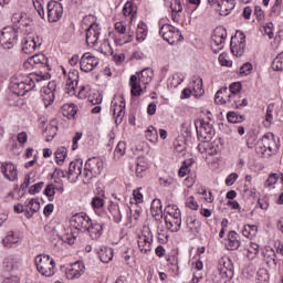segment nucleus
I'll return each instance as SVG.
<instances>
[{"label":"nucleus","mask_w":283,"mask_h":283,"mask_svg":"<svg viewBox=\"0 0 283 283\" xmlns=\"http://www.w3.org/2000/svg\"><path fill=\"white\" fill-rule=\"evenodd\" d=\"M50 74L31 73L29 75H15L11 78V92L17 96H25L28 92H32L36 86V83L41 81H48Z\"/></svg>","instance_id":"1"},{"label":"nucleus","mask_w":283,"mask_h":283,"mask_svg":"<svg viewBox=\"0 0 283 283\" xmlns=\"http://www.w3.org/2000/svg\"><path fill=\"white\" fill-rule=\"evenodd\" d=\"M195 127L197 132V137L203 145H199V151L203 154V151H207V154H218L220 151V148L216 146V142L209 144L211 138L216 136V129L213 128V125L205 119H196L195 120Z\"/></svg>","instance_id":"2"},{"label":"nucleus","mask_w":283,"mask_h":283,"mask_svg":"<svg viewBox=\"0 0 283 283\" xmlns=\"http://www.w3.org/2000/svg\"><path fill=\"white\" fill-rule=\"evenodd\" d=\"M214 102L217 105H229L233 109H240V107H247L249 101L247 98L242 99V96L239 95H229V88L222 87L214 95Z\"/></svg>","instance_id":"3"},{"label":"nucleus","mask_w":283,"mask_h":283,"mask_svg":"<svg viewBox=\"0 0 283 283\" xmlns=\"http://www.w3.org/2000/svg\"><path fill=\"white\" fill-rule=\"evenodd\" d=\"M151 78H154V71L151 69H145L138 75H132L129 78L130 94L133 96H140L143 90H146L147 85L151 83Z\"/></svg>","instance_id":"4"},{"label":"nucleus","mask_w":283,"mask_h":283,"mask_svg":"<svg viewBox=\"0 0 283 283\" xmlns=\"http://www.w3.org/2000/svg\"><path fill=\"white\" fill-rule=\"evenodd\" d=\"M104 163L101 157L88 158L84 166L83 182L90 185L93 178H98V175L103 172Z\"/></svg>","instance_id":"5"},{"label":"nucleus","mask_w":283,"mask_h":283,"mask_svg":"<svg viewBox=\"0 0 283 283\" xmlns=\"http://www.w3.org/2000/svg\"><path fill=\"white\" fill-rule=\"evenodd\" d=\"M34 262L36 271L44 277H52L56 273V261L50 254H38Z\"/></svg>","instance_id":"6"},{"label":"nucleus","mask_w":283,"mask_h":283,"mask_svg":"<svg viewBox=\"0 0 283 283\" xmlns=\"http://www.w3.org/2000/svg\"><path fill=\"white\" fill-rule=\"evenodd\" d=\"M19 41V35L17 34V29L12 27H6L0 30V45L3 50H12Z\"/></svg>","instance_id":"7"},{"label":"nucleus","mask_w":283,"mask_h":283,"mask_svg":"<svg viewBox=\"0 0 283 283\" xmlns=\"http://www.w3.org/2000/svg\"><path fill=\"white\" fill-rule=\"evenodd\" d=\"M159 34L164 41H167L170 45H175V43H180V41H182L180 30L171 24H163L159 29Z\"/></svg>","instance_id":"8"},{"label":"nucleus","mask_w":283,"mask_h":283,"mask_svg":"<svg viewBox=\"0 0 283 283\" xmlns=\"http://www.w3.org/2000/svg\"><path fill=\"white\" fill-rule=\"evenodd\" d=\"M43 45V38L36 33H30L22 40V52L24 54H32Z\"/></svg>","instance_id":"9"},{"label":"nucleus","mask_w":283,"mask_h":283,"mask_svg":"<svg viewBox=\"0 0 283 283\" xmlns=\"http://www.w3.org/2000/svg\"><path fill=\"white\" fill-rule=\"evenodd\" d=\"M262 151H265L268 156H273L280 149V138L275 137L273 133H266L262 137Z\"/></svg>","instance_id":"10"},{"label":"nucleus","mask_w":283,"mask_h":283,"mask_svg":"<svg viewBox=\"0 0 283 283\" xmlns=\"http://www.w3.org/2000/svg\"><path fill=\"white\" fill-rule=\"evenodd\" d=\"M125 97L123 96H117L112 102L111 112L116 125H120V123H123V118H125Z\"/></svg>","instance_id":"11"},{"label":"nucleus","mask_w":283,"mask_h":283,"mask_svg":"<svg viewBox=\"0 0 283 283\" xmlns=\"http://www.w3.org/2000/svg\"><path fill=\"white\" fill-rule=\"evenodd\" d=\"M71 227L73 229H76L77 231H81L82 233H85L87 230H90V227H92V219L90 216L80 212L74 214L71 220Z\"/></svg>","instance_id":"12"},{"label":"nucleus","mask_w":283,"mask_h":283,"mask_svg":"<svg viewBox=\"0 0 283 283\" xmlns=\"http://www.w3.org/2000/svg\"><path fill=\"white\" fill-rule=\"evenodd\" d=\"M49 23H56L63 19V4L59 1L51 0L46 4Z\"/></svg>","instance_id":"13"},{"label":"nucleus","mask_w":283,"mask_h":283,"mask_svg":"<svg viewBox=\"0 0 283 283\" xmlns=\"http://www.w3.org/2000/svg\"><path fill=\"white\" fill-rule=\"evenodd\" d=\"M224 41H227V30L222 27L217 28L211 36V49L214 54L224 50Z\"/></svg>","instance_id":"14"},{"label":"nucleus","mask_w":283,"mask_h":283,"mask_svg":"<svg viewBox=\"0 0 283 283\" xmlns=\"http://www.w3.org/2000/svg\"><path fill=\"white\" fill-rule=\"evenodd\" d=\"M208 3L212 8H217L221 17H228L231 14V10L235 8V0H208Z\"/></svg>","instance_id":"15"},{"label":"nucleus","mask_w":283,"mask_h":283,"mask_svg":"<svg viewBox=\"0 0 283 283\" xmlns=\"http://www.w3.org/2000/svg\"><path fill=\"white\" fill-rule=\"evenodd\" d=\"M98 57H96L94 54L87 52L82 55L80 59V67L82 72H92L98 66Z\"/></svg>","instance_id":"16"},{"label":"nucleus","mask_w":283,"mask_h":283,"mask_svg":"<svg viewBox=\"0 0 283 283\" xmlns=\"http://www.w3.org/2000/svg\"><path fill=\"white\" fill-rule=\"evenodd\" d=\"M41 96L44 107H50L54 103V98H56V82H49L48 86L42 88Z\"/></svg>","instance_id":"17"},{"label":"nucleus","mask_w":283,"mask_h":283,"mask_svg":"<svg viewBox=\"0 0 283 283\" xmlns=\"http://www.w3.org/2000/svg\"><path fill=\"white\" fill-rule=\"evenodd\" d=\"M101 36V25L98 23H92L90 28L85 30V39L88 48H94L98 43Z\"/></svg>","instance_id":"18"},{"label":"nucleus","mask_w":283,"mask_h":283,"mask_svg":"<svg viewBox=\"0 0 283 283\" xmlns=\"http://www.w3.org/2000/svg\"><path fill=\"white\" fill-rule=\"evenodd\" d=\"M67 177L70 182H76L78 178L83 180V161L81 159L70 163Z\"/></svg>","instance_id":"19"},{"label":"nucleus","mask_w":283,"mask_h":283,"mask_svg":"<svg viewBox=\"0 0 283 283\" xmlns=\"http://www.w3.org/2000/svg\"><path fill=\"white\" fill-rule=\"evenodd\" d=\"M0 171L9 182H14L19 180V170L17 166L10 161H4L0 166Z\"/></svg>","instance_id":"20"},{"label":"nucleus","mask_w":283,"mask_h":283,"mask_svg":"<svg viewBox=\"0 0 283 283\" xmlns=\"http://www.w3.org/2000/svg\"><path fill=\"white\" fill-rule=\"evenodd\" d=\"M46 67V70H50V62L48 60V56L43 53L35 54L27 60L24 62V67Z\"/></svg>","instance_id":"21"},{"label":"nucleus","mask_w":283,"mask_h":283,"mask_svg":"<svg viewBox=\"0 0 283 283\" xmlns=\"http://www.w3.org/2000/svg\"><path fill=\"white\" fill-rule=\"evenodd\" d=\"M83 273H85V264L77 261L66 269L65 275L67 280H78Z\"/></svg>","instance_id":"22"},{"label":"nucleus","mask_w":283,"mask_h":283,"mask_svg":"<svg viewBox=\"0 0 283 283\" xmlns=\"http://www.w3.org/2000/svg\"><path fill=\"white\" fill-rule=\"evenodd\" d=\"M137 242L139 251L147 255V253L151 251V243L154 242V239L149 232L147 234L142 233Z\"/></svg>","instance_id":"23"},{"label":"nucleus","mask_w":283,"mask_h":283,"mask_svg":"<svg viewBox=\"0 0 283 283\" xmlns=\"http://www.w3.org/2000/svg\"><path fill=\"white\" fill-rule=\"evenodd\" d=\"M11 21L15 28H28L31 25L32 20L28 18V14L24 12H15L11 17Z\"/></svg>","instance_id":"24"},{"label":"nucleus","mask_w":283,"mask_h":283,"mask_svg":"<svg viewBox=\"0 0 283 283\" xmlns=\"http://www.w3.org/2000/svg\"><path fill=\"white\" fill-rule=\"evenodd\" d=\"M66 87L69 94H76V88L78 87V71L71 70L66 78Z\"/></svg>","instance_id":"25"},{"label":"nucleus","mask_w":283,"mask_h":283,"mask_svg":"<svg viewBox=\"0 0 283 283\" xmlns=\"http://www.w3.org/2000/svg\"><path fill=\"white\" fill-rule=\"evenodd\" d=\"M25 206V212L24 216L30 220V218L34 217V213H38L41 209V203L38 201V199H28L24 202Z\"/></svg>","instance_id":"26"},{"label":"nucleus","mask_w":283,"mask_h":283,"mask_svg":"<svg viewBox=\"0 0 283 283\" xmlns=\"http://www.w3.org/2000/svg\"><path fill=\"white\" fill-rule=\"evenodd\" d=\"M244 35H241V39L234 38L230 42V50L234 56H242L244 54Z\"/></svg>","instance_id":"27"},{"label":"nucleus","mask_w":283,"mask_h":283,"mask_svg":"<svg viewBox=\"0 0 283 283\" xmlns=\"http://www.w3.org/2000/svg\"><path fill=\"white\" fill-rule=\"evenodd\" d=\"M91 207L95 211L96 216H107V212H105V199L103 197H93Z\"/></svg>","instance_id":"28"},{"label":"nucleus","mask_w":283,"mask_h":283,"mask_svg":"<svg viewBox=\"0 0 283 283\" xmlns=\"http://www.w3.org/2000/svg\"><path fill=\"white\" fill-rule=\"evenodd\" d=\"M182 219V212L176 205H168L164 210V220Z\"/></svg>","instance_id":"29"},{"label":"nucleus","mask_w":283,"mask_h":283,"mask_svg":"<svg viewBox=\"0 0 283 283\" xmlns=\"http://www.w3.org/2000/svg\"><path fill=\"white\" fill-rule=\"evenodd\" d=\"M240 234H238L235 231H230L228 234L226 249H228V251H238V249H240Z\"/></svg>","instance_id":"30"},{"label":"nucleus","mask_w":283,"mask_h":283,"mask_svg":"<svg viewBox=\"0 0 283 283\" xmlns=\"http://www.w3.org/2000/svg\"><path fill=\"white\" fill-rule=\"evenodd\" d=\"M171 19L175 23H180V13H182V0L170 1Z\"/></svg>","instance_id":"31"},{"label":"nucleus","mask_w":283,"mask_h":283,"mask_svg":"<svg viewBox=\"0 0 283 283\" xmlns=\"http://www.w3.org/2000/svg\"><path fill=\"white\" fill-rule=\"evenodd\" d=\"M87 233H90V237L92 240H98L101 235H103V231H105V223L104 222H92V226L88 230H86Z\"/></svg>","instance_id":"32"},{"label":"nucleus","mask_w":283,"mask_h":283,"mask_svg":"<svg viewBox=\"0 0 283 283\" xmlns=\"http://www.w3.org/2000/svg\"><path fill=\"white\" fill-rule=\"evenodd\" d=\"M108 212L115 224H120V222H123V212H120V206L118 203L111 201L108 205Z\"/></svg>","instance_id":"33"},{"label":"nucleus","mask_w":283,"mask_h":283,"mask_svg":"<svg viewBox=\"0 0 283 283\" xmlns=\"http://www.w3.org/2000/svg\"><path fill=\"white\" fill-rule=\"evenodd\" d=\"M218 269L220 273H223L224 275H233V263H231L229 258H221L219 260Z\"/></svg>","instance_id":"34"},{"label":"nucleus","mask_w":283,"mask_h":283,"mask_svg":"<svg viewBox=\"0 0 283 283\" xmlns=\"http://www.w3.org/2000/svg\"><path fill=\"white\" fill-rule=\"evenodd\" d=\"M190 90L192 91V96L195 98H200L205 95V88L202 87V78L196 77L190 84Z\"/></svg>","instance_id":"35"},{"label":"nucleus","mask_w":283,"mask_h":283,"mask_svg":"<svg viewBox=\"0 0 283 283\" xmlns=\"http://www.w3.org/2000/svg\"><path fill=\"white\" fill-rule=\"evenodd\" d=\"M20 241L21 237L19 235V233L14 231H9L2 240V244L3 247L10 248L14 247V244H19Z\"/></svg>","instance_id":"36"},{"label":"nucleus","mask_w":283,"mask_h":283,"mask_svg":"<svg viewBox=\"0 0 283 283\" xmlns=\"http://www.w3.org/2000/svg\"><path fill=\"white\" fill-rule=\"evenodd\" d=\"M263 258L269 266H277V254L273 248H266L265 251H263Z\"/></svg>","instance_id":"37"},{"label":"nucleus","mask_w":283,"mask_h":283,"mask_svg":"<svg viewBox=\"0 0 283 283\" xmlns=\"http://www.w3.org/2000/svg\"><path fill=\"white\" fill-rule=\"evenodd\" d=\"M138 12V7L132 1H128L123 7V14L124 17H129L130 21H134L136 19V14Z\"/></svg>","instance_id":"38"},{"label":"nucleus","mask_w":283,"mask_h":283,"mask_svg":"<svg viewBox=\"0 0 283 283\" xmlns=\"http://www.w3.org/2000/svg\"><path fill=\"white\" fill-rule=\"evenodd\" d=\"M166 229L171 233H178L182 227V219H164Z\"/></svg>","instance_id":"39"},{"label":"nucleus","mask_w":283,"mask_h":283,"mask_svg":"<svg viewBox=\"0 0 283 283\" xmlns=\"http://www.w3.org/2000/svg\"><path fill=\"white\" fill-rule=\"evenodd\" d=\"M98 258L104 264H108L114 260V250L112 248H102L98 251Z\"/></svg>","instance_id":"40"},{"label":"nucleus","mask_w":283,"mask_h":283,"mask_svg":"<svg viewBox=\"0 0 283 283\" xmlns=\"http://www.w3.org/2000/svg\"><path fill=\"white\" fill-rule=\"evenodd\" d=\"M186 224L190 232L200 233V227H202V223L198 221L196 217H187Z\"/></svg>","instance_id":"41"},{"label":"nucleus","mask_w":283,"mask_h":283,"mask_svg":"<svg viewBox=\"0 0 283 283\" xmlns=\"http://www.w3.org/2000/svg\"><path fill=\"white\" fill-rule=\"evenodd\" d=\"M147 39V24L140 21L136 30V41L143 43Z\"/></svg>","instance_id":"42"},{"label":"nucleus","mask_w":283,"mask_h":283,"mask_svg":"<svg viewBox=\"0 0 283 283\" xmlns=\"http://www.w3.org/2000/svg\"><path fill=\"white\" fill-rule=\"evenodd\" d=\"M193 159H186L181 167L179 168L178 176L179 178H185V176H189L191 174V167L193 166Z\"/></svg>","instance_id":"43"},{"label":"nucleus","mask_w":283,"mask_h":283,"mask_svg":"<svg viewBox=\"0 0 283 283\" xmlns=\"http://www.w3.org/2000/svg\"><path fill=\"white\" fill-rule=\"evenodd\" d=\"M150 211L155 218H158V217L164 218L165 214H163V201H160V199L153 200V203L150 206Z\"/></svg>","instance_id":"44"},{"label":"nucleus","mask_w":283,"mask_h":283,"mask_svg":"<svg viewBox=\"0 0 283 283\" xmlns=\"http://www.w3.org/2000/svg\"><path fill=\"white\" fill-rule=\"evenodd\" d=\"M244 238H255L258 235V226L255 224H245L241 230Z\"/></svg>","instance_id":"45"},{"label":"nucleus","mask_w":283,"mask_h":283,"mask_svg":"<svg viewBox=\"0 0 283 283\" xmlns=\"http://www.w3.org/2000/svg\"><path fill=\"white\" fill-rule=\"evenodd\" d=\"M62 114L66 118H74L76 116L77 111H76V105L74 104H64L62 107Z\"/></svg>","instance_id":"46"},{"label":"nucleus","mask_w":283,"mask_h":283,"mask_svg":"<svg viewBox=\"0 0 283 283\" xmlns=\"http://www.w3.org/2000/svg\"><path fill=\"white\" fill-rule=\"evenodd\" d=\"M134 41V32L128 33L127 35H115L114 43L116 45H125V43H132Z\"/></svg>","instance_id":"47"},{"label":"nucleus","mask_w":283,"mask_h":283,"mask_svg":"<svg viewBox=\"0 0 283 283\" xmlns=\"http://www.w3.org/2000/svg\"><path fill=\"white\" fill-rule=\"evenodd\" d=\"M146 138L150 143H158V130L154 126H149L146 130Z\"/></svg>","instance_id":"48"},{"label":"nucleus","mask_w":283,"mask_h":283,"mask_svg":"<svg viewBox=\"0 0 283 283\" xmlns=\"http://www.w3.org/2000/svg\"><path fill=\"white\" fill-rule=\"evenodd\" d=\"M55 158L57 160V165H63V163H65V158H67V148H57L55 151Z\"/></svg>","instance_id":"49"},{"label":"nucleus","mask_w":283,"mask_h":283,"mask_svg":"<svg viewBox=\"0 0 283 283\" xmlns=\"http://www.w3.org/2000/svg\"><path fill=\"white\" fill-rule=\"evenodd\" d=\"M149 169V164L143 159L137 160L136 175L138 178H143V172Z\"/></svg>","instance_id":"50"},{"label":"nucleus","mask_w":283,"mask_h":283,"mask_svg":"<svg viewBox=\"0 0 283 283\" xmlns=\"http://www.w3.org/2000/svg\"><path fill=\"white\" fill-rule=\"evenodd\" d=\"M185 207L191 209V211H198V209H200V206L193 196H189L185 199Z\"/></svg>","instance_id":"51"},{"label":"nucleus","mask_w":283,"mask_h":283,"mask_svg":"<svg viewBox=\"0 0 283 283\" xmlns=\"http://www.w3.org/2000/svg\"><path fill=\"white\" fill-rule=\"evenodd\" d=\"M273 124V105L266 107L265 118L263 120L264 127H271Z\"/></svg>","instance_id":"52"},{"label":"nucleus","mask_w":283,"mask_h":283,"mask_svg":"<svg viewBox=\"0 0 283 283\" xmlns=\"http://www.w3.org/2000/svg\"><path fill=\"white\" fill-rule=\"evenodd\" d=\"M240 92H242V83L233 82L229 86L228 96L239 95Z\"/></svg>","instance_id":"53"},{"label":"nucleus","mask_w":283,"mask_h":283,"mask_svg":"<svg viewBox=\"0 0 283 283\" xmlns=\"http://www.w3.org/2000/svg\"><path fill=\"white\" fill-rule=\"evenodd\" d=\"M98 52L102 54H105V56H109V54H114V50L112 49V45L109 44V41L104 40V42L98 48Z\"/></svg>","instance_id":"54"},{"label":"nucleus","mask_w":283,"mask_h":283,"mask_svg":"<svg viewBox=\"0 0 283 283\" xmlns=\"http://www.w3.org/2000/svg\"><path fill=\"white\" fill-rule=\"evenodd\" d=\"M272 69L276 72H283V52L280 53L272 62Z\"/></svg>","instance_id":"55"},{"label":"nucleus","mask_w":283,"mask_h":283,"mask_svg":"<svg viewBox=\"0 0 283 283\" xmlns=\"http://www.w3.org/2000/svg\"><path fill=\"white\" fill-rule=\"evenodd\" d=\"M269 271L266 269H260L256 272V282L259 283H266L269 282Z\"/></svg>","instance_id":"56"},{"label":"nucleus","mask_w":283,"mask_h":283,"mask_svg":"<svg viewBox=\"0 0 283 283\" xmlns=\"http://www.w3.org/2000/svg\"><path fill=\"white\" fill-rule=\"evenodd\" d=\"M3 268L7 269V271H12L17 264V258L9 255L3 260Z\"/></svg>","instance_id":"57"},{"label":"nucleus","mask_w":283,"mask_h":283,"mask_svg":"<svg viewBox=\"0 0 283 283\" xmlns=\"http://www.w3.org/2000/svg\"><path fill=\"white\" fill-rule=\"evenodd\" d=\"M139 218H140V213L138 212V210L134 211L129 209V211L127 212V222H129V224H136Z\"/></svg>","instance_id":"58"},{"label":"nucleus","mask_w":283,"mask_h":283,"mask_svg":"<svg viewBox=\"0 0 283 283\" xmlns=\"http://www.w3.org/2000/svg\"><path fill=\"white\" fill-rule=\"evenodd\" d=\"M227 118L230 123H243L244 120V115H239L238 113L235 112H229L228 115H227Z\"/></svg>","instance_id":"59"},{"label":"nucleus","mask_w":283,"mask_h":283,"mask_svg":"<svg viewBox=\"0 0 283 283\" xmlns=\"http://www.w3.org/2000/svg\"><path fill=\"white\" fill-rule=\"evenodd\" d=\"M34 9L41 19H45V10L43 9V0H32Z\"/></svg>","instance_id":"60"},{"label":"nucleus","mask_w":283,"mask_h":283,"mask_svg":"<svg viewBox=\"0 0 283 283\" xmlns=\"http://www.w3.org/2000/svg\"><path fill=\"white\" fill-rule=\"evenodd\" d=\"M125 142H119L114 150L115 158H123L125 156Z\"/></svg>","instance_id":"61"},{"label":"nucleus","mask_w":283,"mask_h":283,"mask_svg":"<svg viewBox=\"0 0 283 283\" xmlns=\"http://www.w3.org/2000/svg\"><path fill=\"white\" fill-rule=\"evenodd\" d=\"M169 81L172 87H178V85H181L182 81H185V76L180 73H176L171 78H169Z\"/></svg>","instance_id":"62"},{"label":"nucleus","mask_w":283,"mask_h":283,"mask_svg":"<svg viewBox=\"0 0 283 283\" xmlns=\"http://www.w3.org/2000/svg\"><path fill=\"white\" fill-rule=\"evenodd\" d=\"M90 86H81L77 92V98H81L82 101L85 98H90Z\"/></svg>","instance_id":"63"},{"label":"nucleus","mask_w":283,"mask_h":283,"mask_svg":"<svg viewBox=\"0 0 283 283\" xmlns=\"http://www.w3.org/2000/svg\"><path fill=\"white\" fill-rule=\"evenodd\" d=\"M254 15L256 17L258 23H264V11L262 10V7L255 6L254 7Z\"/></svg>","instance_id":"64"}]
</instances>
